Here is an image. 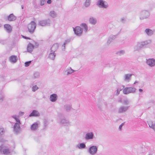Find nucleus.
Masks as SVG:
<instances>
[{
  "label": "nucleus",
  "mask_w": 155,
  "mask_h": 155,
  "mask_svg": "<svg viewBox=\"0 0 155 155\" xmlns=\"http://www.w3.org/2000/svg\"><path fill=\"white\" fill-rule=\"evenodd\" d=\"M38 127V123H34L31 126V128L32 130H35Z\"/></svg>",
  "instance_id": "a211bd4d"
},
{
  "label": "nucleus",
  "mask_w": 155,
  "mask_h": 155,
  "mask_svg": "<svg viewBox=\"0 0 155 155\" xmlns=\"http://www.w3.org/2000/svg\"><path fill=\"white\" fill-rule=\"evenodd\" d=\"M86 147L85 144L84 143H80L79 146L78 145H77V147L79 149H84Z\"/></svg>",
  "instance_id": "aec40b11"
},
{
  "label": "nucleus",
  "mask_w": 155,
  "mask_h": 155,
  "mask_svg": "<svg viewBox=\"0 0 155 155\" xmlns=\"http://www.w3.org/2000/svg\"><path fill=\"white\" fill-rule=\"evenodd\" d=\"M97 147L96 146H92L90 147L89 149L90 153L91 155H94L97 152Z\"/></svg>",
  "instance_id": "39448f33"
},
{
  "label": "nucleus",
  "mask_w": 155,
  "mask_h": 155,
  "mask_svg": "<svg viewBox=\"0 0 155 155\" xmlns=\"http://www.w3.org/2000/svg\"><path fill=\"white\" fill-rule=\"evenodd\" d=\"M98 5L100 7L106 8L107 7V5L104 4V2L103 0L99 1Z\"/></svg>",
  "instance_id": "ddd939ff"
},
{
  "label": "nucleus",
  "mask_w": 155,
  "mask_h": 155,
  "mask_svg": "<svg viewBox=\"0 0 155 155\" xmlns=\"http://www.w3.org/2000/svg\"><path fill=\"white\" fill-rule=\"evenodd\" d=\"M55 55L54 53H51L50 54L49 56V58L52 60H53L55 58Z\"/></svg>",
  "instance_id": "b1692460"
},
{
  "label": "nucleus",
  "mask_w": 155,
  "mask_h": 155,
  "mask_svg": "<svg viewBox=\"0 0 155 155\" xmlns=\"http://www.w3.org/2000/svg\"><path fill=\"white\" fill-rule=\"evenodd\" d=\"M2 98H3V97H1V99H0L1 100H2Z\"/></svg>",
  "instance_id": "603ef678"
},
{
  "label": "nucleus",
  "mask_w": 155,
  "mask_h": 155,
  "mask_svg": "<svg viewBox=\"0 0 155 155\" xmlns=\"http://www.w3.org/2000/svg\"><path fill=\"white\" fill-rule=\"evenodd\" d=\"M57 95L55 94H53L51 95L50 97H57Z\"/></svg>",
  "instance_id": "4c0bfd02"
},
{
  "label": "nucleus",
  "mask_w": 155,
  "mask_h": 155,
  "mask_svg": "<svg viewBox=\"0 0 155 155\" xmlns=\"http://www.w3.org/2000/svg\"><path fill=\"white\" fill-rule=\"evenodd\" d=\"M22 37L24 38L25 39H30V38L29 37H26L25 36H23Z\"/></svg>",
  "instance_id": "ea45409f"
},
{
  "label": "nucleus",
  "mask_w": 155,
  "mask_h": 155,
  "mask_svg": "<svg viewBox=\"0 0 155 155\" xmlns=\"http://www.w3.org/2000/svg\"><path fill=\"white\" fill-rule=\"evenodd\" d=\"M16 121L17 123H18L19 124H21L20 120H19L18 119V120H17Z\"/></svg>",
  "instance_id": "a19ab883"
},
{
  "label": "nucleus",
  "mask_w": 155,
  "mask_h": 155,
  "mask_svg": "<svg viewBox=\"0 0 155 155\" xmlns=\"http://www.w3.org/2000/svg\"><path fill=\"white\" fill-rule=\"evenodd\" d=\"M149 155H152L151 154H149Z\"/></svg>",
  "instance_id": "864d4df0"
},
{
  "label": "nucleus",
  "mask_w": 155,
  "mask_h": 155,
  "mask_svg": "<svg viewBox=\"0 0 155 155\" xmlns=\"http://www.w3.org/2000/svg\"><path fill=\"white\" fill-rule=\"evenodd\" d=\"M16 19L15 17L13 15V14H11L8 17V20L10 21H14Z\"/></svg>",
  "instance_id": "f3484780"
},
{
  "label": "nucleus",
  "mask_w": 155,
  "mask_h": 155,
  "mask_svg": "<svg viewBox=\"0 0 155 155\" xmlns=\"http://www.w3.org/2000/svg\"><path fill=\"white\" fill-rule=\"evenodd\" d=\"M148 124L149 125V127H150L153 129L154 124L152 122H150V123H149Z\"/></svg>",
  "instance_id": "473e14b6"
},
{
  "label": "nucleus",
  "mask_w": 155,
  "mask_h": 155,
  "mask_svg": "<svg viewBox=\"0 0 155 155\" xmlns=\"http://www.w3.org/2000/svg\"><path fill=\"white\" fill-rule=\"evenodd\" d=\"M145 32L147 33V34L149 35H150L153 34L152 31L150 29H146L145 30Z\"/></svg>",
  "instance_id": "412c9836"
},
{
  "label": "nucleus",
  "mask_w": 155,
  "mask_h": 155,
  "mask_svg": "<svg viewBox=\"0 0 155 155\" xmlns=\"http://www.w3.org/2000/svg\"><path fill=\"white\" fill-rule=\"evenodd\" d=\"M36 24L33 21H31L28 24V31L30 33H32L34 31L36 28Z\"/></svg>",
  "instance_id": "f03ea898"
},
{
  "label": "nucleus",
  "mask_w": 155,
  "mask_h": 155,
  "mask_svg": "<svg viewBox=\"0 0 155 155\" xmlns=\"http://www.w3.org/2000/svg\"><path fill=\"white\" fill-rule=\"evenodd\" d=\"M97 106L98 109L101 111H103L107 108V104L104 101L102 98H100L97 103Z\"/></svg>",
  "instance_id": "f257e3e1"
},
{
  "label": "nucleus",
  "mask_w": 155,
  "mask_h": 155,
  "mask_svg": "<svg viewBox=\"0 0 155 155\" xmlns=\"http://www.w3.org/2000/svg\"><path fill=\"white\" fill-rule=\"evenodd\" d=\"M118 91V90H117V94H119V93H118V91Z\"/></svg>",
  "instance_id": "09e8293b"
},
{
  "label": "nucleus",
  "mask_w": 155,
  "mask_h": 155,
  "mask_svg": "<svg viewBox=\"0 0 155 155\" xmlns=\"http://www.w3.org/2000/svg\"><path fill=\"white\" fill-rule=\"evenodd\" d=\"M122 103L125 104H128L129 103V101L127 100H124L123 102Z\"/></svg>",
  "instance_id": "2f4dec72"
},
{
  "label": "nucleus",
  "mask_w": 155,
  "mask_h": 155,
  "mask_svg": "<svg viewBox=\"0 0 155 155\" xmlns=\"http://www.w3.org/2000/svg\"><path fill=\"white\" fill-rule=\"evenodd\" d=\"M64 107L65 110L68 112L70 111L72 108L71 105L68 104H65Z\"/></svg>",
  "instance_id": "2eb2a0df"
},
{
  "label": "nucleus",
  "mask_w": 155,
  "mask_h": 155,
  "mask_svg": "<svg viewBox=\"0 0 155 155\" xmlns=\"http://www.w3.org/2000/svg\"><path fill=\"white\" fill-rule=\"evenodd\" d=\"M12 117L13 118H14L15 119H16V118H17L16 117V115H13V116H12Z\"/></svg>",
  "instance_id": "c03bdc74"
},
{
  "label": "nucleus",
  "mask_w": 155,
  "mask_h": 155,
  "mask_svg": "<svg viewBox=\"0 0 155 155\" xmlns=\"http://www.w3.org/2000/svg\"><path fill=\"white\" fill-rule=\"evenodd\" d=\"M89 21L92 24H94L96 22V21L93 18H91L89 19Z\"/></svg>",
  "instance_id": "4be33fe9"
},
{
  "label": "nucleus",
  "mask_w": 155,
  "mask_h": 155,
  "mask_svg": "<svg viewBox=\"0 0 155 155\" xmlns=\"http://www.w3.org/2000/svg\"><path fill=\"white\" fill-rule=\"evenodd\" d=\"M9 60L12 62H15L17 60V58L16 56L12 55L10 57Z\"/></svg>",
  "instance_id": "dca6fc26"
},
{
  "label": "nucleus",
  "mask_w": 155,
  "mask_h": 155,
  "mask_svg": "<svg viewBox=\"0 0 155 155\" xmlns=\"http://www.w3.org/2000/svg\"><path fill=\"white\" fill-rule=\"evenodd\" d=\"M68 73H72L73 72V71L72 70V69H69L68 70Z\"/></svg>",
  "instance_id": "58836bf2"
},
{
  "label": "nucleus",
  "mask_w": 155,
  "mask_h": 155,
  "mask_svg": "<svg viewBox=\"0 0 155 155\" xmlns=\"http://www.w3.org/2000/svg\"><path fill=\"white\" fill-rule=\"evenodd\" d=\"M50 15L53 17L55 16V12L54 11H51L50 12Z\"/></svg>",
  "instance_id": "7c9ffc66"
},
{
  "label": "nucleus",
  "mask_w": 155,
  "mask_h": 155,
  "mask_svg": "<svg viewBox=\"0 0 155 155\" xmlns=\"http://www.w3.org/2000/svg\"><path fill=\"white\" fill-rule=\"evenodd\" d=\"M124 123H123L119 126V129L120 130H122V126L124 125Z\"/></svg>",
  "instance_id": "c9c22d12"
},
{
  "label": "nucleus",
  "mask_w": 155,
  "mask_h": 155,
  "mask_svg": "<svg viewBox=\"0 0 155 155\" xmlns=\"http://www.w3.org/2000/svg\"><path fill=\"white\" fill-rule=\"evenodd\" d=\"M119 102H122L121 100L120 99L119 100Z\"/></svg>",
  "instance_id": "de8ad7c7"
},
{
  "label": "nucleus",
  "mask_w": 155,
  "mask_h": 155,
  "mask_svg": "<svg viewBox=\"0 0 155 155\" xmlns=\"http://www.w3.org/2000/svg\"><path fill=\"white\" fill-rule=\"evenodd\" d=\"M132 74H127L125 75V79L127 80H129Z\"/></svg>",
  "instance_id": "393cba45"
},
{
  "label": "nucleus",
  "mask_w": 155,
  "mask_h": 155,
  "mask_svg": "<svg viewBox=\"0 0 155 155\" xmlns=\"http://www.w3.org/2000/svg\"><path fill=\"white\" fill-rule=\"evenodd\" d=\"M38 89V87L36 85H35L32 88V91H35Z\"/></svg>",
  "instance_id": "cd10ccee"
},
{
  "label": "nucleus",
  "mask_w": 155,
  "mask_h": 155,
  "mask_svg": "<svg viewBox=\"0 0 155 155\" xmlns=\"http://www.w3.org/2000/svg\"><path fill=\"white\" fill-rule=\"evenodd\" d=\"M18 118H16V119H15V120L16 121L17 120H18Z\"/></svg>",
  "instance_id": "8fccbe9b"
},
{
  "label": "nucleus",
  "mask_w": 155,
  "mask_h": 155,
  "mask_svg": "<svg viewBox=\"0 0 155 155\" xmlns=\"http://www.w3.org/2000/svg\"><path fill=\"white\" fill-rule=\"evenodd\" d=\"M51 2V0H48L47 1V3L48 4H50Z\"/></svg>",
  "instance_id": "37998d69"
},
{
  "label": "nucleus",
  "mask_w": 155,
  "mask_h": 155,
  "mask_svg": "<svg viewBox=\"0 0 155 155\" xmlns=\"http://www.w3.org/2000/svg\"><path fill=\"white\" fill-rule=\"evenodd\" d=\"M129 107L121 106L119 108L118 113H122L126 112L128 109Z\"/></svg>",
  "instance_id": "1a4fd4ad"
},
{
  "label": "nucleus",
  "mask_w": 155,
  "mask_h": 155,
  "mask_svg": "<svg viewBox=\"0 0 155 155\" xmlns=\"http://www.w3.org/2000/svg\"><path fill=\"white\" fill-rule=\"evenodd\" d=\"M153 129L154 130H155V123L154 124H153Z\"/></svg>",
  "instance_id": "a18cd8bd"
},
{
  "label": "nucleus",
  "mask_w": 155,
  "mask_h": 155,
  "mask_svg": "<svg viewBox=\"0 0 155 155\" xmlns=\"http://www.w3.org/2000/svg\"><path fill=\"white\" fill-rule=\"evenodd\" d=\"M94 137V134L92 132L87 133L85 136L84 138L86 140L92 139Z\"/></svg>",
  "instance_id": "0eeeda50"
},
{
  "label": "nucleus",
  "mask_w": 155,
  "mask_h": 155,
  "mask_svg": "<svg viewBox=\"0 0 155 155\" xmlns=\"http://www.w3.org/2000/svg\"><path fill=\"white\" fill-rule=\"evenodd\" d=\"M58 44H54L51 47V49L53 51H54L58 48Z\"/></svg>",
  "instance_id": "5701e85b"
},
{
  "label": "nucleus",
  "mask_w": 155,
  "mask_h": 155,
  "mask_svg": "<svg viewBox=\"0 0 155 155\" xmlns=\"http://www.w3.org/2000/svg\"><path fill=\"white\" fill-rule=\"evenodd\" d=\"M136 89L134 87H126L123 90L124 94H127L133 93L135 91Z\"/></svg>",
  "instance_id": "20e7f679"
},
{
  "label": "nucleus",
  "mask_w": 155,
  "mask_h": 155,
  "mask_svg": "<svg viewBox=\"0 0 155 155\" xmlns=\"http://www.w3.org/2000/svg\"><path fill=\"white\" fill-rule=\"evenodd\" d=\"M137 83V81H135V82H134V84H135V83Z\"/></svg>",
  "instance_id": "3c124183"
},
{
  "label": "nucleus",
  "mask_w": 155,
  "mask_h": 155,
  "mask_svg": "<svg viewBox=\"0 0 155 155\" xmlns=\"http://www.w3.org/2000/svg\"><path fill=\"white\" fill-rule=\"evenodd\" d=\"M6 131V130L3 128H1V135H3Z\"/></svg>",
  "instance_id": "a878e982"
},
{
  "label": "nucleus",
  "mask_w": 155,
  "mask_h": 155,
  "mask_svg": "<svg viewBox=\"0 0 155 155\" xmlns=\"http://www.w3.org/2000/svg\"><path fill=\"white\" fill-rule=\"evenodd\" d=\"M45 2V0H40L41 5H43Z\"/></svg>",
  "instance_id": "72a5a7b5"
},
{
  "label": "nucleus",
  "mask_w": 155,
  "mask_h": 155,
  "mask_svg": "<svg viewBox=\"0 0 155 155\" xmlns=\"http://www.w3.org/2000/svg\"><path fill=\"white\" fill-rule=\"evenodd\" d=\"M40 116L39 112L36 110H33L29 115V117H37Z\"/></svg>",
  "instance_id": "6e6552de"
},
{
  "label": "nucleus",
  "mask_w": 155,
  "mask_h": 155,
  "mask_svg": "<svg viewBox=\"0 0 155 155\" xmlns=\"http://www.w3.org/2000/svg\"><path fill=\"white\" fill-rule=\"evenodd\" d=\"M74 31L75 34L78 35H80L82 33V30L79 26H77L74 28Z\"/></svg>",
  "instance_id": "423d86ee"
},
{
  "label": "nucleus",
  "mask_w": 155,
  "mask_h": 155,
  "mask_svg": "<svg viewBox=\"0 0 155 155\" xmlns=\"http://www.w3.org/2000/svg\"><path fill=\"white\" fill-rule=\"evenodd\" d=\"M5 141H6L5 140L3 139H1V140H0L1 142H5Z\"/></svg>",
  "instance_id": "79ce46f5"
},
{
  "label": "nucleus",
  "mask_w": 155,
  "mask_h": 155,
  "mask_svg": "<svg viewBox=\"0 0 155 155\" xmlns=\"http://www.w3.org/2000/svg\"><path fill=\"white\" fill-rule=\"evenodd\" d=\"M33 49V46L31 43H29L27 46V50L29 52H31Z\"/></svg>",
  "instance_id": "6ab92c4d"
},
{
  "label": "nucleus",
  "mask_w": 155,
  "mask_h": 155,
  "mask_svg": "<svg viewBox=\"0 0 155 155\" xmlns=\"http://www.w3.org/2000/svg\"><path fill=\"white\" fill-rule=\"evenodd\" d=\"M24 114V112L20 111V112H19V115L20 116H22Z\"/></svg>",
  "instance_id": "e433bc0d"
},
{
  "label": "nucleus",
  "mask_w": 155,
  "mask_h": 155,
  "mask_svg": "<svg viewBox=\"0 0 155 155\" xmlns=\"http://www.w3.org/2000/svg\"><path fill=\"white\" fill-rule=\"evenodd\" d=\"M139 91L140 92H142L143 91V90L142 89H140L139 90Z\"/></svg>",
  "instance_id": "49530a36"
},
{
  "label": "nucleus",
  "mask_w": 155,
  "mask_h": 155,
  "mask_svg": "<svg viewBox=\"0 0 155 155\" xmlns=\"http://www.w3.org/2000/svg\"><path fill=\"white\" fill-rule=\"evenodd\" d=\"M31 62V61H29L25 62V66L26 67H28L29 65Z\"/></svg>",
  "instance_id": "c756f323"
},
{
  "label": "nucleus",
  "mask_w": 155,
  "mask_h": 155,
  "mask_svg": "<svg viewBox=\"0 0 155 155\" xmlns=\"http://www.w3.org/2000/svg\"><path fill=\"white\" fill-rule=\"evenodd\" d=\"M2 152L5 155H8L11 152L10 150L3 144L1 145V152Z\"/></svg>",
  "instance_id": "7ed1b4c3"
},
{
  "label": "nucleus",
  "mask_w": 155,
  "mask_h": 155,
  "mask_svg": "<svg viewBox=\"0 0 155 155\" xmlns=\"http://www.w3.org/2000/svg\"><path fill=\"white\" fill-rule=\"evenodd\" d=\"M14 130L16 133H18L19 132L20 129V127L19 124L17 123H15L14 126Z\"/></svg>",
  "instance_id": "9d476101"
},
{
  "label": "nucleus",
  "mask_w": 155,
  "mask_h": 155,
  "mask_svg": "<svg viewBox=\"0 0 155 155\" xmlns=\"http://www.w3.org/2000/svg\"><path fill=\"white\" fill-rule=\"evenodd\" d=\"M81 26L84 29L85 31H86L87 30V27L85 24H81Z\"/></svg>",
  "instance_id": "bb28decb"
},
{
  "label": "nucleus",
  "mask_w": 155,
  "mask_h": 155,
  "mask_svg": "<svg viewBox=\"0 0 155 155\" xmlns=\"http://www.w3.org/2000/svg\"><path fill=\"white\" fill-rule=\"evenodd\" d=\"M48 122L47 120H45L44 121V126L46 127L47 125V123Z\"/></svg>",
  "instance_id": "f704fd0d"
},
{
  "label": "nucleus",
  "mask_w": 155,
  "mask_h": 155,
  "mask_svg": "<svg viewBox=\"0 0 155 155\" xmlns=\"http://www.w3.org/2000/svg\"><path fill=\"white\" fill-rule=\"evenodd\" d=\"M60 123L62 124H68L69 123L68 120L65 119L63 117H61L60 118Z\"/></svg>",
  "instance_id": "4468645a"
},
{
  "label": "nucleus",
  "mask_w": 155,
  "mask_h": 155,
  "mask_svg": "<svg viewBox=\"0 0 155 155\" xmlns=\"http://www.w3.org/2000/svg\"><path fill=\"white\" fill-rule=\"evenodd\" d=\"M4 28L9 33H10L12 30V27L8 24H5L4 25Z\"/></svg>",
  "instance_id": "9b49d317"
},
{
  "label": "nucleus",
  "mask_w": 155,
  "mask_h": 155,
  "mask_svg": "<svg viewBox=\"0 0 155 155\" xmlns=\"http://www.w3.org/2000/svg\"><path fill=\"white\" fill-rule=\"evenodd\" d=\"M147 64L151 66L155 65V60L153 59H150L147 61Z\"/></svg>",
  "instance_id": "f8f14e48"
},
{
  "label": "nucleus",
  "mask_w": 155,
  "mask_h": 155,
  "mask_svg": "<svg viewBox=\"0 0 155 155\" xmlns=\"http://www.w3.org/2000/svg\"><path fill=\"white\" fill-rule=\"evenodd\" d=\"M57 97H50V101L52 102H55L57 100Z\"/></svg>",
  "instance_id": "c85d7f7f"
}]
</instances>
